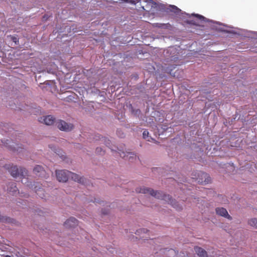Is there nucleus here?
<instances>
[{"mask_svg": "<svg viewBox=\"0 0 257 257\" xmlns=\"http://www.w3.org/2000/svg\"><path fill=\"white\" fill-rule=\"evenodd\" d=\"M136 191L137 193L149 194L156 198L164 200L167 202L169 204L172 205L173 207L178 210L182 209L179 204L176 202L175 200H173L172 199L171 196L165 194L163 192L157 191H155L152 189L146 188L145 187L137 188H136Z\"/></svg>", "mask_w": 257, "mask_h": 257, "instance_id": "f257e3e1", "label": "nucleus"}, {"mask_svg": "<svg viewBox=\"0 0 257 257\" xmlns=\"http://www.w3.org/2000/svg\"><path fill=\"white\" fill-rule=\"evenodd\" d=\"M56 176L59 182H66L68 179L71 178L72 180L79 183H84V178L80 177L78 175L65 170H56Z\"/></svg>", "mask_w": 257, "mask_h": 257, "instance_id": "f03ea898", "label": "nucleus"}, {"mask_svg": "<svg viewBox=\"0 0 257 257\" xmlns=\"http://www.w3.org/2000/svg\"><path fill=\"white\" fill-rule=\"evenodd\" d=\"M8 169L11 175L14 177H16L18 176L25 177L27 175V171L24 168H21L19 170L17 167L15 166L8 168Z\"/></svg>", "mask_w": 257, "mask_h": 257, "instance_id": "7ed1b4c3", "label": "nucleus"}, {"mask_svg": "<svg viewBox=\"0 0 257 257\" xmlns=\"http://www.w3.org/2000/svg\"><path fill=\"white\" fill-rule=\"evenodd\" d=\"M56 126L62 131L69 132L72 130L74 128L73 124L70 123H67L66 121L62 120H58L55 122Z\"/></svg>", "mask_w": 257, "mask_h": 257, "instance_id": "20e7f679", "label": "nucleus"}, {"mask_svg": "<svg viewBox=\"0 0 257 257\" xmlns=\"http://www.w3.org/2000/svg\"><path fill=\"white\" fill-rule=\"evenodd\" d=\"M129 1L132 4H136L137 3L141 2L142 0H126L124 2H127ZM142 1L146 3L145 6H142V9L146 11H149L150 9L154 7V6L156 4V3L153 1V0H142Z\"/></svg>", "mask_w": 257, "mask_h": 257, "instance_id": "39448f33", "label": "nucleus"}, {"mask_svg": "<svg viewBox=\"0 0 257 257\" xmlns=\"http://www.w3.org/2000/svg\"><path fill=\"white\" fill-rule=\"evenodd\" d=\"M199 178H196L198 183L200 184H207L210 182L211 178L208 174L204 172H200L198 173Z\"/></svg>", "mask_w": 257, "mask_h": 257, "instance_id": "423d86ee", "label": "nucleus"}, {"mask_svg": "<svg viewBox=\"0 0 257 257\" xmlns=\"http://www.w3.org/2000/svg\"><path fill=\"white\" fill-rule=\"evenodd\" d=\"M121 157L127 159L130 162H134V160L137 159V156L135 154L132 152H121L119 153Z\"/></svg>", "mask_w": 257, "mask_h": 257, "instance_id": "0eeeda50", "label": "nucleus"}, {"mask_svg": "<svg viewBox=\"0 0 257 257\" xmlns=\"http://www.w3.org/2000/svg\"><path fill=\"white\" fill-rule=\"evenodd\" d=\"M78 225V221L74 217H70L67 219L64 224V226L66 228L74 227Z\"/></svg>", "mask_w": 257, "mask_h": 257, "instance_id": "6e6552de", "label": "nucleus"}, {"mask_svg": "<svg viewBox=\"0 0 257 257\" xmlns=\"http://www.w3.org/2000/svg\"><path fill=\"white\" fill-rule=\"evenodd\" d=\"M216 212L217 214L223 216L229 220H231L232 217L230 215H229L226 210V209L221 207V208H216Z\"/></svg>", "mask_w": 257, "mask_h": 257, "instance_id": "1a4fd4ad", "label": "nucleus"}, {"mask_svg": "<svg viewBox=\"0 0 257 257\" xmlns=\"http://www.w3.org/2000/svg\"><path fill=\"white\" fill-rule=\"evenodd\" d=\"M40 121H43L45 124L48 125H52L55 122V118L51 115L46 116L43 118H41Z\"/></svg>", "mask_w": 257, "mask_h": 257, "instance_id": "9d476101", "label": "nucleus"}, {"mask_svg": "<svg viewBox=\"0 0 257 257\" xmlns=\"http://www.w3.org/2000/svg\"><path fill=\"white\" fill-rule=\"evenodd\" d=\"M33 171L35 175L38 177H42L45 174V171L44 170L43 168L40 165L36 166L34 168Z\"/></svg>", "mask_w": 257, "mask_h": 257, "instance_id": "9b49d317", "label": "nucleus"}, {"mask_svg": "<svg viewBox=\"0 0 257 257\" xmlns=\"http://www.w3.org/2000/svg\"><path fill=\"white\" fill-rule=\"evenodd\" d=\"M194 250L196 253L200 257H207V252L202 248L198 246H195L194 247Z\"/></svg>", "mask_w": 257, "mask_h": 257, "instance_id": "f8f14e48", "label": "nucleus"}, {"mask_svg": "<svg viewBox=\"0 0 257 257\" xmlns=\"http://www.w3.org/2000/svg\"><path fill=\"white\" fill-rule=\"evenodd\" d=\"M8 187V191L10 193H12V194H14L18 191V188L15 183H9Z\"/></svg>", "mask_w": 257, "mask_h": 257, "instance_id": "ddd939ff", "label": "nucleus"}, {"mask_svg": "<svg viewBox=\"0 0 257 257\" xmlns=\"http://www.w3.org/2000/svg\"><path fill=\"white\" fill-rule=\"evenodd\" d=\"M34 190L37 194L41 198L45 197L44 190L41 187H38L37 186H35Z\"/></svg>", "mask_w": 257, "mask_h": 257, "instance_id": "4468645a", "label": "nucleus"}, {"mask_svg": "<svg viewBox=\"0 0 257 257\" xmlns=\"http://www.w3.org/2000/svg\"><path fill=\"white\" fill-rule=\"evenodd\" d=\"M50 148L54 152L56 155L59 156L63 160H64V159L66 158L64 155V152H63L61 150L55 149L54 148H52L51 147H50Z\"/></svg>", "mask_w": 257, "mask_h": 257, "instance_id": "2eb2a0df", "label": "nucleus"}, {"mask_svg": "<svg viewBox=\"0 0 257 257\" xmlns=\"http://www.w3.org/2000/svg\"><path fill=\"white\" fill-rule=\"evenodd\" d=\"M248 223L251 226L257 229V218H253L249 219L248 221Z\"/></svg>", "mask_w": 257, "mask_h": 257, "instance_id": "dca6fc26", "label": "nucleus"}, {"mask_svg": "<svg viewBox=\"0 0 257 257\" xmlns=\"http://www.w3.org/2000/svg\"><path fill=\"white\" fill-rule=\"evenodd\" d=\"M170 11L174 13L175 14H179L181 10L179 9L178 7H177L175 6H171L170 7Z\"/></svg>", "mask_w": 257, "mask_h": 257, "instance_id": "f3484780", "label": "nucleus"}, {"mask_svg": "<svg viewBox=\"0 0 257 257\" xmlns=\"http://www.w3.org/2000/svg\"><path fill=\"white\" fill-rule=\"evenodd\" d=\"M149 132L147 130H145L143 133V137L144 139L147 140L148 141H151V140H153L151 137L149 136Z\"/></svg>", "mask_w": 257, "mask_h": 257, "instance_id": "a211bd4d", "label": "nucleus"}, {"mask_svg": "<svg viewBox=\"0 0 257 257\" xmlns=\"http://www.w3.org/2000/svg\"><path fill=\"white\" fill-rule=\"evenodd\" d=\"M96 153L99 155H103L104 154V151L101 148H97L96 149Z\"/></svg>", "mask_w": 257, "mask_h": 257, "instance_id": "6ab92c4d", "label": "nucleus"}, {"mask_svg": "<svg viewBox=\"0 0 257 257\" xmlns=\"http://www.w3.org/2000/svg\"><path fill=\"white\" fill-rule=\"evenodd\" d=\"M10 37L11 38V40L15 43H17V42H18V40L16 37L11 35L10 36Z\"/></svg>", "mask_w": 257, "mask_h": 257, "instance_id": "aec40b11", "label": "nucleus"}, {"mask_svg": "<svg viewBox=\"0 0 257 257\" xmlns=\"http://www.w3.org/2000/svg\"><path fill=\"white\" fill-rule=\"evenodd\" d=\"M194 16H195L196 17H197V18H198L200 20H203L205 18L201 16V15H198V14H195V15H194Z\"/></svg>", "mask_w": 257, "mask_h": 257, "instance_id": "412c9836", "label": "nucleus"}, {"mask_svg": "<svg viewBox=\"0 0 257 257\" xmlns=\"http://www.w3.org/2000/svg\"><path fill=\"white\" fill-rule=\"evenodd\" d=\"M146 230V231H147V230H146V229H145L143 228V229H140V231H141V232H142V231H143V232H145ZM138 231V232H139V231Z\"/></svg>", "mask_w": 257, "mask_h": 257, "instance_id": "4be33fe9", "label": "nucleus"}, {"mask_svg": "<svg viewBox=\"0 0 257 257\" xmlns=\"http://www.w3.org/2000/svg\"><path fill=\"white\" fill-rule=\"evenodd\" d=\"M94 202H96V203H99V202H98L97 201H96V199H95V200L94 201Z\"/></svg>", "mask_w": 257, "mask_h": 257, "instance_id": "5701e85b", "label": "nucleus"}, {"mask_svg": "<svg viewBox=\"0 0 257 257\" xmlns=\"http://www.w3.org/2000/svg\"><path fill=\"white\" fill-rule=\"evenodd\" d=\"M11 256L9 255H5V257H11Z\"/></svg>", "mask_w": 257, "mask_h": 257, "instance_id": "b1692460", "label": "nucleus"}, {"mask_svg": "<svg viewBox=\"0 0 257 257\" xmlns=\"http://www.w3.org/2000/svg\"><path fill=\"white\" fill-rule=\"evenodd\" d=\"M156 170H158V168H156L154 169V171Z\"/></svg>", "mask_w": 257, "mask_h": 257, "instance_id": "393cba45", "label": "nucleus"}]
</instances>
